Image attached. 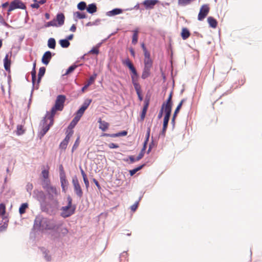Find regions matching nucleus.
<instances>
[{
	"instance_id": "obj_1",
	"label": "nucleus",
	"mask_w": 262,
	"mask_h": 262,
	"mask_svg": "<svg viewBox=\"0 0 262 262\" xmlns=\"http://www.w3.org/2000/svg\"><path fill=\"white\" fill-rule=\"evenodd\" d=\"M141 47L144 53V68L142 71L141 78L145 79L150 76L151 74V70L152 67L153 61L150 58V54L146 49L145 44L142 43Z\"/></svg>"
},
{
	"instance_id": "obj_2",
	"label": "nucleus",
	"mask_w": 262,
	"mask_h": 262,
	"mask_svg": "<svg viewBox=\"0 0 262 262\" xmlns=\"http://www.w3.org/2000/svg\"><path fill=\"white\" fill-rule=\"evenodd\" d=\"M122 63L127 67L128 69L130 70L131 73V79L132 83L134 85V88L136 91V93H139V92H141V86L140 84L138 83V79L139 75L137 73V70L135 67L134 66L133 63L128 58H126L122 60Z\"/></svg>"
},
{
	"instance_id": "obj_3",
	"label": "nucleus",
	"mask_w": 262,
	"mask_h": 262,
	"mask_svg": "<svg viewBox=\"0 0 262 262\" xmlns=\"http://www.w3.org/2000/svg\"><path fill=\"white\" fill-rule=\"evenodd\" d=\"M122 63L127 67L128 69L130 70L131 73V79L132 83L134 85V88L136 91V93H139V92H141V86L140 84L138 83V79L139 75L137 73V70L135 67L134 66L133 63L128 58H126L122 60Z\"/></svg>"
},
{
	"instance_id": "obj_4",
	"label": "nucleus",
	"mask_w": 262,
	"mask_h": 262,
	"mask_svg": "<svg viewBox=\"0 0 262 262\" xmlns=\"http://www.w3.org/2000/svg\"><path fill=\"white\" fill-rule=\"evenodd\" d=\"M55 227L54 221L41 216H37L34 221V228L37 230H51L54 229Z\"/></svg>"
},
{
	"instance_id": "obj_5",
	"label": "nucleus",
	"mask_w": 262,
	"mask_h": 262,
	"mask_svg": "<svg viewBox=\"0 0 262 262\" xmlns=\"http://www.w3.org/2000/svg\"><path fill=\"white\" fill-rule=\"evenodd\" d=\"M54 116H45L41 123V129L39 132V136L41 138L49 130L54 122Z\"/></svg>"
},
{
	"instance_id": "obj_6",
	"label": "nucleus",
	"mask_w": 262,
	"mask_h": 262,
	"mask_svg": "<svg viewBox=\"0 0 262 262\" xmlns=\"http://www.w3.org/2000/svg\"><path fill=\"white\" fill-rule=\"evenodd\" d=\"M68 205L63 206L60 209V215L64 218L68 217L73 215L75 211L76 206L72 205V199L71 196H69L67 198Z\"/></svg>"
},
{
	"instance_id": "obj_7",
	"label": "nucleus",
	"mask_w": 262,
	"mask_h": 262,
	"mask_svg": "<svg viewBox=\"0 0 262 262\" xmlns=\"http://www.w3.org/2000/svg\"><path fill=\"white\" fill-rule=\"evenodd\" d=\"M66 97L64 95L57 96L54 106L52 108L51 114L55 115L57 111H62L63 108Z\"/></svg>"
},
{
	"instance_id": "obj_8",
	"label": "nucleus",
	"mask_w": 262,
	"mask_h": 262,
	"mask_svg": "<svg viewBox=\"0 0 262 262\" xmlns=\"http://www.w3.org/2000/svg\"><path fill=\"white\" fill-rule=\"evenodd\" d=\"M172 105V94L170 93L166 101L162 105L160 112V115H171Z\"/></svg>"
},
{
	"instance_id": "obj_9",
	"label": "nucleus",
	"mask_w": 262,
	"mask_h": 262,
	"mask_svg": "<svg viewBox=\"0 0 262 262\" xmlns=\"http://www.w3.org/2000/svg\"><path fill=\"white\" fill-rule=\"evenodd\" d=\"M44 189H46L47 192L49 200L52 203L57 204L58 203L57 197L59 193L57 189L55 187L50 186V184L49 186H47Z\"/></svg>"
},
{
	"instance_id": "obj_10",
	"label": "nucleus",
	"mask_w": 262,
	"mask_h": 262,
	"mask_svg": "<svg viewBox=\"0 0 262 262\" xmlns=\"http://www.w3.org/2000/svg\"><path fill=\"white\" fill-rule=\"evenodd\" d=\"M26 8L25 5L21 1L14 0L10 4L7 14L9 15L10 12L16 9H25Z\"/></svg>"
},
{
	"instance_id": "obj_11",
	"label": "nucleus",
	"mask_w": 262,
	"mask_h": 262,
	"mask_svg": "<svg viewBox=\"0 0 262 262\" xmlns=\"http://www.w3.org/2000/svg\"><path fill=\"white\" fill-rule=\"evenodd\" d=\"M210 8L208 5H203L200 8L198 19L200 21L203 20L208 14Z\"/></svg>"
},
{
	"instance_id": "obj_12",
	"label": "nucleus",
	"mask_w": 262,
	"mask_h": 262,
	"mask_svg": "<svg viewBox=\"0 0 262 262\" xmlns=\"http://www.w3.org/2000/svg\"><path fill=\"white\" fill-rule=\"evenodd\" d=\"M72 183L75 193L78 197L80 198H81L83 195V192L79 181L76 177L73 178Z\"/></svg>"
},
{
	"instance_id": "obj_13",
	"label": "nucleus",
	"mask_w": 262,
	"mask_h": 262,
	"mask_svg": "<svg viewBox=\"0 0 262 262\" xmlns=\"http://www.w3.org/2000/svg\"><path fill=\"white\" fill-rule=\"evenodd\" d=\"M41 175L43 178V180L42 181V185L43 188H46L47 186H49L50 184V181L49 179V167L47 169H43L41 171Z\"/></svg>"
},
{
	"instance_id": "obj_14",
	"label": "nucleus",
	"mask_w": 262,
	"mask_h": 262,
	"mask_svg": "<svg viewBox=\"0 0 262 262\" xmlns=\"http://www.w3.org/2000/svg\"><path fill=\"white\" fill-rule=\"evenodd\" d=\"M81 116H76L73 119V120L72 121V122L69 124L67 131L66 133L70 134L71 133V135H73L74 133V131L73 129L75 127L76 125L77 124L78 122L80 119V117Z\"/></svg>"
},
{
	"instance_id": "obj_15",
	"label": "nucleus",
	"mask_w": 262,
	"mask_h": 262,
	"mask_svg": "<svg viewBox=\"0 0 262 262\" xmlns=\"http://www.w3.org/2000/svg\"><path fill=\"white\" fill-rule=\"evenodd\" d=\"M159 2L158 0H145L143 2L142 5L147 10L152 9Z\"/></svg>"
},
{
	"instance_id": "obj_16",
	"label": "nucleus",
	"mask_w": 262,
	"mask_h": 262,
	"mask_svg": "<svg viewBox=\"0 0 262 262\" xmlns=\"http://www.w3.org/2000/svg\"><path fill=\"white\" fill-rule=\"evenodd\" d=\"M92 102V100L90 99H86L85 100L84 103L82 104L80 108L78 110L77 112V115H82L84 113V111L90 105Z\"/></svg>"
},
{
	"instance_id": "obj_17",
	"label": "nucleus",
	"mask_w": 262,
	"mask_h": 262,
	"mask_svg": "<svg viewBox=\"0 0 262 262\" xmlns=\"http://www.w3.org/2000/svg\"><path fill=\"white\" fill-rule=\"evenodd\" d=\"M52 58V53L50 51H48L46 52L41 58L42 62L45 64L48 65Z\"/></svg>"
},
{
	"instance_id": "obj_18",
	"label": "nucleus",
	"mask_w": 262,
	"mask_h": 262,
	"mask_svg": "<svg viewBox=\"0 0 262 262\" xmlns=\"http://www.w3.org/2000/svg\"><path fill=\"white\" fill-rule=\"evenodd\" d=\"M66 136L65 138L60 143V144L59 145V148L61 149H65L67 148V145L70 141V139L71 137L72 136V135H71V133L68 134V133H66Z\"/></svg>"
},
{
	"instance_id": "obj_19",
	"label": "nucleus",
	"mask_w": 262,
	"mask_h": 262,
	"mask_svg": "<svg viewBox=\"0 0 262 262\" xmlns=\"http://www.w3.org/2000/svg\"><path fill=\"white\" fill-rule=\"evenodd\" d=\"M60 182L62 190L64 192L67 190L68 186V182L66 179L64 174L60 176Z\"/></svg>"
},
{
	"instance_id": "obj_20",
	"label": "nucleus",
	"mask_w": 262,
	"mask_h": 262,
	"mask_svg": "<svg viewBox=\"0 0 262 262\" xmlns=\"http://www.w3.org/2000/svg\"><path fill=\"white\" fill-rule=\"evenodd\" d=\"M4 64L5 69L7 71H10L11 66V59L9 58L8 54H7L5 56V57L4 59Z\"/></svg>"
},
{
	"instance_id": "obj_21",
	"label": "nucleus",
	"mask_w": 262,
	"mask_h": 262,
	"mask_svg": "<svg viewBox=\"0 0 262 262\" xmlns=\"http://www.w3.org/2000/svg\"><path fill=\"white\" fill-rule=\"evenodd\" d=\"M98 122L99 123V128L102 131L104 132L108 128L109 124L104 121H102L101 118H99Z\"/></svg>"
},
{
	"instance_id": "obj_22",
	"label": "nucleus",
	"mask_w": 262,
	"mask_h": 262,
	"mask_svg": "<svg viewBox=\"0 0 262 262\" xmlns=\"http://www.w3.org/2000/svg\"><path fill=\"white\" fill-rule=\"evenodd\" d=\"M207 21L209 26L212 28H216L217 26V21L212 16H209L207 18Z\"/></svg>"
},
{
	"instance_id": "obj_23",
	"label": "nucleus",
	"mask_w": 262,
	"mask_h": 262,
	"mask_svg": "<svg viewBox=\"0 0 262 262\" xmlns=\"http://www.w3.org/2000/svg\"><path fill=\"white\" fill-rule=\"evenodd\" d=\"M181 35L183 40H186L190 36V33L187 28H183L182 29Z\"/></svg>"
},
{
	"instance_id": "obj_24",
	"label": "nucleus",
	"mask_w": 262,
	"mask_h": 262,
	"mask_svg": "<svg viewBox=\"0 0 262 262\" xmlns=\"http://www.w3.org/2000/svg\"><path fill=\"white\" fill-rule=\"evenodd\" d=\"M65 17L63 13H59L56 16V19L55 21L58 22V26H61L63 25L64 22Z\"/></svg>"
},
{
	"instance_id": "obj_25",
	"label": "nucleus",
	"mask_w": 262,
	"mask_h": 262,
	"mask_svg": "<svg viewBox=\"0 0 262 262\" xmlns=\"http://www.w3.org/2000/svg\"><path fill=\"white\" fill-rule=\"evenodd\" d=\"M46 72V68L45 67H41L39 70V72L38 74V79L37 82V85H38L40 83L42 77L44 75Z\"/></svg>"
},
{
	"instance_id": "obj_26",
	"label": "nucleus",
	"mask_w": 262,
	"mask_h": 262,
	"mask_svg": "<svg viewBox=\"0 0 262 262\" xmlns=\"http://www.w3.org/2000/svg\"><path fill=\"white\" fill-rule=\"evenodd\" d=\"M97 7L95 4H91L88 5L86 8L87 11L91 14H93L97 11Z\"/></svg>"
},
{
	"instance_id": "obj_27",
	"label": "nucleus",
	"mask_w": 262,
	"mask_h": 262,
	"mask_svg": "<svg viewBox=\"0 0 262 262\" xmlns=\"http://www.w3.org/2000/svg\"><path fill=\"white\" fill-rule=\"evenodd\" d=\"M122 12V10L119 8H116L112 11L107 12V15L109 16H114L117 14H119Z\"/></svg>"
},
{
	"instance_id": "obj_28",
	"label": "nucleus",
	"mask_w": 262,
	"mask_h": 262,
	"mask_svg": "<svg viewBox=\"0 0 262 262\" xmlns=\"http://www.w3.org/2000/svg\"><path fill=\"white\" fill-rule=\"evenodd\" d=\"M25 130L24 129L23 124H19L17 125L16 134L18 136L21 135L25 133Z\"/></svg>"
},
{
	"instance_id": "obj_29",
	"label": "nucleus",
	"mask_w": 262,
	"mask_h": 262,
	"mask_svg": "<svg viewBox=\"0 0 262 262\" xmlns=\"http://www.w3.org/2000/svg\"><path fill=\"white\" fill-rule=\"evenodd\" d=\"M48 46L49 48L55 49L56 46V41L54 38H50L48 41Z\"/></svg>"
},
{
	"instance_id": "obj_30",
	"label": "nucleus",
	"mask_w": 262,
	"mask_h": 262,
	"mask_svg": "<svg viewBox=\"0 0 262 262\" xmlns=\"http://www.w3.org/2000/svg\"><path fill=\"white\" fill-rule=\"evenodd\" d=\"M134 34L132 38V43L136 45L138 42V30H135L133 31Z\"/></svg>"
},
{
	"instance_id": "obj_31",
	"label": "nucleus",
	"mask_w": 262,
	"mask_h": 262,
	"mask_svg": "<svg viewBox=\"0 0 262 262\" xmlns=\"http://www.w3.org/2000/svg\"><path fill=\"white\" fill-rule=\"evenodd\" d=\"M164 121H163V132H165L167 124L169 120L170 116H164Z\"/></svg>"
},
{
	"instance_id": "obj_32",
	"label": "nucleus",
	"mask_w": 262,
	"mask_h": 262,
	"mask_svg": "<svg viewBox=\"0 0 262 262\" xmlns=\"http://www.w3.org/2000/svg\"><path fill=\"white\" fill-rule=\"evenodd\" d=\"M28 207V204L26 203H23L19 209V212L20 214H24L26 212V209Z\"/></svg>"
},
{
	"instance_id": "obj_33",
	"label": "nucleus",
	"mask_w": 262,
	"mask_h": 262,
	"mask_svg": "<svg viewBox=\"0 0 262 262\" xmlns=\"http://www.w3.org/2000/svg\"><path fill=\"white\" fill-rule=\"evenodd\" d=\"M59 43L60 46L64 48H68L70 45L68 39H61L59 40Z\"/></svg>"
},
{
	"instance_id": "obj_34",
	"label": "nucleus",
	"mask_w": 262,
	"mask_h": 262,
	"mask_svg": "<svg viewBox=\"0 0 262 262\" xmlns=\"http://www.w3.org/2000/svg\"><path fill=\"white\" fill-rule=\"evenodd\" d=\"M195 0H178V4L182 6H185L190 4Z\"/></svg>"
},
{
	"instance_id": "obj_35",
	"label": "nucleus",
	"mask_w": 262,
	"mask_h": 262,
	"mask_svg": "<svg viewBox=\"0 0 262 262\" xmlns=\"http://www.w3.org/2000/svg\"><path fill=\"white\" fill-rule=\"evenodd\" d=\"M149 101L148 99H145L144 101V105L143 108L141 115H145L149 105Z\"/></svg>"
},
{
	"instance_id": "obj_36",
	"label": "nucleus",
	"mask_w": 262,
	"mask_h": 262,
	"mask_svg": "<svg viewBox=\"0 0 262 262\" xmlns=\"http://www.w3.org/2000/svg\"><path fill=\"white\" fill-rule=\"evenodd\" d=\"M79 143H80V137L78 136L72 147V152H73L75 150H76L77 148V147H78V146L79 145Z\"/></svg>"
},
{
	"instance_id": "obj_37",
	"label": "nucleus",
	"mask_w": 262,
	"mask_h": 262,
	"mask_svg": "<svg viewBox=\"0 0 262 262\" xmlns=\"http://www.w3.org/2000/svg\"><path fill=\"white\" fill-rule=\"evenodd\" d=\"M150 128L148 127L147 130L146 134V139L144 142V145L145 146H146V144H147V142H148L149 136H150Z\"/></svg>"
},
{
	"instance_id": "obj_38",
	"label": "nucleus",
	"mask_w": 262,
	"mask_h": 262,
	"mask_svg": "<svg viewBox=\"0 0 262 262\" xmlns=\"http://www.w3.org/2000/svg\"><path fill=\"white\" fill-rule=\"evenodd\" d=\"M144 165H140L138 167H137L136 168H134L132 170H129V173L130 176H133L138 171L142 169V168L143 167Z\"/></svg>"
},
{
	"instance_id": "obj_39",
	"label": "nucleus",
	"mask_w": 262,
	"mask_h": 262,
	"mask_svg": "<svg viewBox=\"0 0 262 262\" xmlns=\"http://www.w3.org/2000/svg\"><path fill=\"white\" fill-rule=\"evenodd\" d=\"M184 101H185L184 99H183L181 100V101L180 102V103L178 104V105L176 107L173 115H177L179 113V111L182 107V104L184 103Z\"/></svg>"
},
{
	"instance_id": "obj_40",
	"label": "nucleus",
	"mask_w": 262,
	"mask_h": 262,
	"mask_svg": "<svg viewBox=\"0 0 262 262\" xmlns=\"http://www.w3.org/2000/svg\"><path fill=\"white\" fill-rule=\"evenodd\" d=\"M97 77V74H94L93 75L91 76L89 79L88 81L87 84L88 85H90L92 84L95 81L96 78Z\"/></svg>"
},
{
	"instance_id": "obj_41",
	"label": "nucleus",
	"mask_w": 262,
	"mask_h": 262,
	"mask_svg": "<svg viewBox=\"0 0 262 262\" xmlns=\"http://www.w3.org/2000/svg\"><path fill=\"white\" fill-rule=\"evenodd\" d=\"M127 134V132L126 131H122L121 132H119L116 134H112V137H120V136H126Z\"/></svg>"
},
{
	"instance_id": "obj_42",
	"label": "nucleus",
	"mask_w": 262,
	"mask_h": 262,
	"mask_svg": "<svg viewBox=\"0 0 262 262\" xmlns=\"http://www.w3.org/2000/svg\"><path fill=\"white\" fill-rule=\"evenodd\" d=\"M6 212V206L3 203L0 204V215L3 216Z\"/></svg>"
},
{
	"instance_id": "obj_43",
	"label": "nucleus",
	"mask_w": 262,
	"mask_h": 262,
	"mask_svg": "<svg viewBox=\"0 0 262 262\" xmlns=\"http://www.w3.org/2000/svg\"><path fill=\"white\" fill-rule=\"evenodd\" d=\"M86 3L84 2H80L78 5L77 8L80 10H84L86 8Z\"/></svg>"
},
{
	"instance_id": "obj_44",
	"label": "nucleus",
	"mask_w": 262,
	"mask_h": 262,
	"mask_svg": "<svg viewBox=\"0 0 262 262\" xmlns=\"http://www.w3.org/2000/svg\"><path fill=\"white\" fill-rule=\"evenodd\" d=\"M146 146H143V147L142 149L141 150L140 153L139 154V155L138 156V157L136 158V161H139L142 158V157L144 156V151H145V150L146 149Z\"/></svg>"
},
{
	"instance_id": "obj_45",
	"label": "nucleus",
	"mask_w": 262,
	"mask_h": 262,
	"mask_svg": "<svg viewBox=\"0 0 262 262\" xmlns=\"http://www.w3.org/2000/svg\"><path fill=\"white\" fill-rule=\"evenodd\" d=\"M75 15L76 16V17L77 18H80V19L85 18L86 17V15L84 13H81V12H76L75 13Z\"/></svg>"
},
{
	"instance_id": "obj_46",
	"label": "nucleus",
	"mask_w": 262,
	"mask_h": 262,
	"mask_svg": "<svg viewBox=\"0 0 262 262\" xmlns=\"http://www.w3.org/2000/svg\"><path fill=\"white\" fill-rule=\"evenodd\" d=\"M77 67V66L74 65L70 66L67 70L65 75H68L71 73H72Z\"/></svg>"
},
{
	"instance_id": "obj_47",
	"label": "nucleus",
	"mask_w": 262,
	"mask_h": 262,
	"mask_svg": "<svg viewBox=\"0 0 262 262\" xmlns=\"http://www.w3.org/2000/svg\"><path fill=\"white\" fill-rule=\"evenodd\" d=\"M32 75V81L33 85H35V81L36 80V70L35 69H32L31 72Z\"/></svg>"
},
{
	"instance_id": "obj_48",
	"label": "nucleus",
	"mask_w": 262,
	"mask_h": 262,
	"mask_svg": "<svg viewBox=\"0 0 262 262\" xmlns=\"http://www.w3.org/2000/svg\"><path fill=\"white\" fill-rule=\"evenodd\" d=\"M57 26L55 20H53L47 23L46 27Z\"/></svg>"
},
{
	"instance_id": "obj_49",
	"label": "nucleus",
	"mask_w": 262,
	"mask_h": 262,
	"mask_svg": "<svg viewBox=\"0 0 262 262\" xmlns=\"http://www.w3.org/2000/svg\"><path fill=\"white\" fill-rule=\"evenodd\" d=\"M41 251H42L43 253L44 254V257L46 259L47 261H49L51 259V257L50 256H48V253L46 251H43L45 250L44 248H41Z\"/></svg>"
},
{
	"instance_id": "obj_50",
	"label": "nucleus",
	"mask_w": 262,
	"mask_h": 262,
	"mask_svg": "<svg viewBox=\"0 0 262 262\" xmlns=\"http://www.w3.org/2000/svg\"><path fill=\"white\" fill-rule=\"evenodd\" d=\"M138 202H136L135 204L131 206L130 209L133 211H135L138 208Z\"/></svg>"
},
{
	"instance_id": "obj_51",
	"label": "nucleus",
	"mask_w": 262,
	"mask_h": 262,
	"mask_svg": "<svg viewBox=\"0 0 262 262\" xmlns=\"http://www.w3.org/2000/svg\"><path fill=\"white\" fill-rule=\"evenodd\" d=\"M90 53L98 54L99 53V50L97 48H93L89 52Z\"/></svg>"
},
{
	"instance_id": "obj_52",
	"label": "nucleus",
	"mask_w": 262,
	"mask_h": 262,
	"mask_svg": "<svg viewBox=\"0 0 262 262\" xmlns=\"http://www.w3.org/2000/svg\"><path fill=\"white\" fill-rule=\"evenodd\" d=\"M32 188L33 185L32 184L28 183L27 185V190L30 193H31Z\"/></svg>"
},
{
	"instance_id": "obj_53",
	"label": "nucleus",
	"mask_w": 262,
	"mask_h": 262,
	"mask_svg": "<svg viewBox=\"0 0 262 262\" xmlns=\"http://www.w3.org/2000/svg\"><path fill=\"white\" fill-rule=\"evenodd\" d=\"M108 147L110 148H117L119 147V146H118V145H117L116 144H115L114 143H111L108 144Z\"/></svg>"
},
{
	"instance_id": "obj_54",
	"label": "nucleus",
	"mask_w": 262,
	"mask_h": 262,
	"mask_svg": "<svg viewBox=\"0 0 262 262\" xmlns=\"http://www.w3.org/2000/svg\"><path fill=\"white\" fill-rule=\"evenodd\" d=\"M83 181L85 185V186L86 188H88L89 186V182L87 178V177L83 178Z\"/></svg>"
},
{
	"instance_id": "obj_55",
	"label": "nucleus",
	"mask_w": 262,
	"mask_h": 262,
	"mask_svg": "<svg viewBox=\"0 0 262 262\" xmlns=\"http://www.w3.org/2000/svg\"><path fill=\"white\" fill-rule=\"evenodd\" d=\"M31 7L32 8H36V9H38L39 7V5L38 4V3L37 2H35L34 4H32L31 5Z\"/></svg>"
},
{
	"instance_id": "obj_56",
	"label": "nucleus",
	"mask_w": 262,
	"mask_h": 262,
	"mask_svg": "<svg viewBox=\"0 0 262 262\" xmlns=\"http://www.w3.org/2000/svg\"><path fill=\"white\" fill-rule=\"evenodd\" d=\"M76 30V27L75 25L73 24L70 28V30L72 32H75Z\"/></svg>"
},
{
	"instance_id": "obj_57",
	"label": "nucleus",
	"mask_w": 262,
	"mask_h": 262,
	"mask_svg": "<svg viewBox=\"0 0 262 262\" xmlns=\"http://www.w3.org/2000/svg\"><path fill=\"white\" fill-rule=\"evenodd\" d=\"M0 24L9 27V25L5 21L4 19H3L1 22Z\"/></svg>"
},
{
	"instance_id": "obj_58",
	"label": "nucleus",
	"mask_w": 262,
	"mask_h": 262,
	"mask_svg": "<svg viewBox=\"0 0 262 262\" xmlns=\"http://www.w3.org/2000/svg\"><path fill=\"white\" fill-rule=\"evenodd\" d=\"M137 95H138V98H139V99L140 100V101H142L143 100V97L141 95V92H139V93H137Z\"/></svg>"
},
{
	"instance_id": "obj_59",
	"label": "nucleus",
	"mask_w": 262,
	"mask_h": 262,
	"mask_svg": "<svg viewBox=\"0 0 262 262\" xmlns=\"http://www.w3.org/2000/svg\"><path fill=\"white\" fill-rule=\"evenodd\" d=\"M37 196H40L41 198H43L44 196L43 193L42 191H37Z\"/></svg>"
},
{
	"instance_id": "obj_60",
	"label": "nucleus",
	"mask_w": 262,
	"mask_h": 262,
	"mask_svg": "<svg viewBox=\"0 0 262 262\" xmlns=\"http://www.w3.org/2000/svg\"><path fill=\"white\" fill-rule=\"evenodd\" d=\"M59 169H60V175L62 174L63 175L64 173V170H63V166L62 165H60V167H59Z\"/></svg>"
},
{
	"instance_id": "obj_61",
	"label": "nucleus",
	"mask_w": 262,
	"mask_h": 262,
	"mask_svg": "<svg viewBox=\"0 0 262 262\" xmlns=\"http://www.w3.org/2000/svg\"><path fill=\"white\" fill-rule=\"evenodd\" d=\"M89 86L88 84H86L81 89L82 92H84L85 90L88 89V88Z\"/></svg>"
},
{
	"instance_id": "obj_62",
	"label": "nucleus",
	"mask_w": 262,
	"mask_h": 262,
	"mask_svg": "<svg viewBox=\"0 0 262 262\" xmlns=\"http://www.w3.org/2000/svg\"><path fill=\"white\" fill-rule=\"evenodd\" d=\"M9 5L8 2H6L2 5V7L3 8H6L7 6H8Z\"/></svg>"
},
{
	"instance_id": "obj_63",
	"label": "nucleus",
	"mask_w": 262,
	"mask_h": 262,
	"mask_svg": "<svg viewBox=\"0 0 262 262\" xmlns=\"http://www.w3.org/2000/svg\"><path fill=\"white\" fill-rule=\"evenodd\" d=\"M47 2V0H40L39 1H37V3H38V4H40V5H43L45 3H46Z\"/></svg>"
},
{
	"instance_id": "obj_64",
	"label": "nucleus",
	"mask_w": 262,
	"mask_h": 262,
	"mask_svg": "<svg viewBox=\"0 0 262 262\" xmlns=\"http://www.w3.org/2000/svg\"><path fill=\"white\" fill-rule=\"evenodd\" d=\"M130 160V162L131 163H133L135 161H136V159L135 160L134 157L133 156H130L129 157Z\"/></svg>"
}]
</instances>
